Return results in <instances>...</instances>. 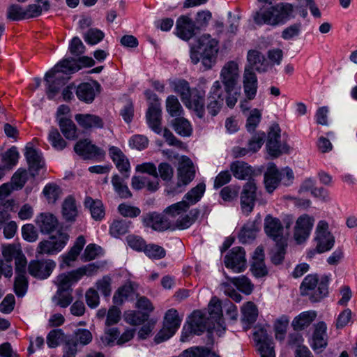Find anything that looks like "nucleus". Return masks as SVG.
Returning <instances> with one entry per match:
<instances>
[{
    "instance_id": "f257e3e1",
    "label": "nucleus",
    "mask_w": 357,
    "mask_h": 357,
    "mask_svg": "<svg viewBox=\"0 0 357 357\" xmlns=\"http://www.w3.org/2000/svg\"><path fill=\"white\" fill-rule=\"evenodd\" d=\"M294 6L289 3H279L266 9H260L254 15L256 24L275 26L294 17Z\"/></svg>"
},
{
    "instance_id": "f03ea898",
    "label": "nucleus",
    "mask_w": 357,
    "mask_h": 357,
    "mask_svg": "<svg viewBox=\"0 0 357 357\" xmlns=\"http://www.w3.org/2000/svg\"><path fill=\"white\" fill-rule=\"evenodd\" d=\"M195 176V167L192 160L187 156H182L176 170V183H169L167 185L166 192L169 195H175L183 191Z\"/></svg>"
},
{
    "instance_id": "7ed1b4c3",
    "label": "nucleus",
    "mask_w": 357,
    "mask_h": 357,
    "mask_svg": "<svg viewBox=\"0 0 357 357\" xmlns=\"http://www.w3.org/2000/svg\"><path fill=\"white\" fill-rule=\"evenodd\" d=\"M218 43L209 34H203L198 38L197 49L201 53L204 70L211 68L215 63L218 52Z\"/></svg>"
},
{
    "instance_id": "20e7f679",
    "label": "nucleus",
    "mask_w": 357,
    "mask_h": 357,
    "mask_svg": "<svg viewBox=\"0 0 357 357\" xmlns=\"http://www.w3.org/2000/svg\"><path fill=\"white\" fill-rule=\"evenodd\" d=\"M301 290L302 294L308 296L312 302H317L327 295V282L323 280L319 282L316 275H309L303 280Z\"/></svg>"
},
{
    "instance_id": "39448f33",
    "label": "nucleus",
    "mask_w": 357,
    "mask_h": 357,
    "mask_svg": "<svg viewBox=\"0 0 357 357\" xmlns=\"http://www.w3.org/2000/svg\"><path fill=\"white\" fill-rule=\"evenodd\" d=\"M69 238L67 233L59 230L47 240L40 241L37 247L36 253L38 255H54L66 246Z\"/></svg>"
},
{
    "instance_id": "423d86ee",
    "label": "nucleus",
    "mask_w": 357,
    "mask_h": 357,
    "mask_svg": "<svg viewBox=\"0 0 357 357\" xmlns=\"http://www.w3.org/2000/svg\"><path fill=\"white\" fill-rule=\"evenodd\" d=\"M328 223L325 220L318 222L316 230L314 242L316 243V252L323 253L330 250L334 245L335 238L329 231Z\"/></svg>"
},
{
    "instance_id": "0eeeda50",
    "label": "nucleus",
    "mask_w": 357,
    "mask_h": 357,
    "mask_svg": "<svg viewBox=\"0 0 357 357\" xmlns=\"http://www.w3.org/2000/svg\"><path fill=\"white\" fill-rule=\"evenodd\" d=\"M181 319L178 317L177 310H169L165 316L162 329L155 336V342L160 343L170 338L179 328Z\"/></svg>"
},
{
    "instance_id": "6e6552de",
    "label": "nucleus",
    "mask_w": 357,
    "mask_h": 357,
    "mask_svg": "<svg viewBox=\"0 0 357 357\" xmlns=\"http://www.w3.org/2000/svg\"><path fill=\"white\" fill-rule=\"evenodd\" d=\"M314 223V218L303 214L296 220L294 227L293 238L297 244L304 243L310 236Z\"/></svg>"
},
{
    "instance_id": "1a4fd4ad",
    "label": "nucleus",
    "mask_w": 357,
    "mask_h": 357,
    "mask_svg": "<svg viewBox=\"0 0 357 357\" xmlns=\"http://www.w3.org/2000/svg\"><path fill=\"white\" fill-rule=\"evenodd\" d=\"M239 66L237 62H227L221 69L220 77L225 91L234 90L239 79Z\"/></svg>"
},
{
    "instance_id": "9d476101",
    "label": "nucleus",
    "mask_w": 357,
    "mask_h": 357,
    "mask_svg": "<svg viewBox=\"0 0 357 357\" xmlns=\"http://www.w3.org/2000/svg\"><path fill=\"white\" fill-rule=\"evenodd\" d=\"M145 94L149 99L153 98V100L155 101L149 107L146 113L147 122L150 128L154 132L159 134L162 132V128L160 126L161 109L160 103L158 102L156 95L153 93L151 91H146Z\"/></svg>"
},
{
    "instance_id": "9b49d317",
    "label": "nucleus",
    "mask_w": 357,
    "mask_h": 357,
    "mask_svg": "<svg viewBox=\"0 0 357 357\" xmlns=\"http://www.w3.org/2000/svg\"><path fill=\"white\" fill-rule=\"evenodd\" d=\"M56 267V263L52 259L31 260L28 266L29 273L38 279L47 278Z\"/></svg>"
},
{
    "instance_id": "f8f14e48",
    "label": "nucleus",
    "mask_w": 357,
    "mask_h": 357,
    "mask_svg": "<svg viewBox=\"0 0 357 357\" xmlns=\"http://www.w3.org/2000/svg\"><path fill=\"white\" fill-rule=\"evenodd\" d=\"M280 132L279 126L273 125L268 133L266 148L268 153L273 157H278L288 150L287 145L281 142Z\"/></svg>"
},
{
    "instance_id": "ddd939ff",
    "label": "nucleus",
    "mask_w": 357,
    "mask_h": 357,
    "mask_svg": "<svg viewBox=\"0 0 357 357\" xmlns=\"http://www.w3.org/2000/svg\"><path fill=\"white\" fill-rule=\"evenodd\" d=\"M142 222L145 227L157 231H172V222L164 213H149L143 216Z\"/></svg>"
},
{
    "instance_id": "4468645a",
    "label": "nucleus",
    "mask_w": 357,
    "mask_h": 357,
    "mask_svg": "<svg viewBox=\"0 0 357 357\" xmlns=\"http://www.w3.org/2000/svg\"><path fill=\"white\" fill-rule=\"evenodd\" d=\"M257 185L254 179H250L244 185L241 193V206L244 213H251L255 204Z\"/></svg>"
},
{
    "instance_id": "2eb2a0df",
    "label": "nucleus",
    "mask_w": 357,
    "mask_h": 357,
    "mask_svg": "<svg viewBox=\"0 0 357 357\" xmlns=\"http://www.w3.org/2000/svg\"><path fill=\"white\" fill-rule=\"evenodd\" d=\"M225 264L236 273H241L246 268L245 252L241 247L233 248L225 257Z\"/></svg>"
},
{
    "instance_id": "dca6fc26",
    "label": "nucleus",
    "mask_w": 357,
    "mask_h": 357,
    "mask_svg": "<svg viewBox=\"0 0 357 357\" xmlns=\"http://www.w3.org/2000/svg\"><path fill=\"white\" fill-rule=\"evenodd\" d=\"M208 312L209 314L208 319L213 324L214 330L224 331L225 324L222 318V303L216 296L213 297L210 301L208 305Z\"/></svg>"
},
{
    "instance_id": "f3484780",
    "label": "nucleus",
    "mask_w": 357,
    "mask_h": 357,
    "mask_svg": "<svg viewBox=\"0 0 357 357\" xmlns=\"http://www.w3.org/2000/svg\"><path fill=\"white\" fill-rule=\"evenodd\" d=\"M225 100V92L219 81H215L210 91L208 103L207 105L208 112L215 116L222 107Z\"/></svg>"
},
{
    "instance_id": "a211bd4d",
    "label": "nucleus",
    "mask_w": 357,
    "mask_h": 357,
    "mask_svg": "<svg viewBox=\"0 0 357 357\" xmlns=\"http://www.w3.org/2000/svg\"><path fill=\"white\" fill-rule=\"evenodd\" d=\"M74 150L77 155L85 160L105 155V151L102 149L92 144L91 141L86 139L78 141L74 146Z\"/></svg>"
},
{
    "instance_id": "6ab92c4d",
    "label": "nucleus",
    "mask_w": 357,
    "mask_h": 357,
    "mask_svg": "<svg viewBox=\"0 0 357 357\" xmlns=\"http://www.w3.org/2000/svg\"><path fill=\"white\" fill-rule=\"evenodd\" d=\"M189 328L190 333L199 335L205 330H214L212 327L208 318L205 317V314L199 310H196L192 312L189 320Z\"/></svg>"
},
{
    "instance_id": "aec40b11",
    "label": "nucleus",
    "mask_w": 357,
    "mask_h": 357,
    "mask_svg": "<svg viewBox=\"0 0 357 357\" xmlns=\"http://www.w3.org/2000/svg\"><path fill=\"white\" fill-rule=\"evenodd\" d=\"M197 26L195 22L188 16H180L176 22V35L183 40H188L195 34Z\"/></svg>"
},
{
    "instance_id": "412c9836",
    "label": "nucleus",
    "mask_w": 357,
    "mask_h": 357,
    "mask_svg": "<svg viewBox=\"0 0 357 357\" xmlns=\"http://www.w3.org/2000/svg\"><path fill=\"white\" fill-rule=\"evenodd\" d=\"M100 85L98 82L91 83L80 84L76 91V94L79 100L86 103H91L93 101L96 96L100 93Z\"/></svg>"
},
{
    "instance_id": "4be33fe9",
    "label": "nucleus",
    "mask_w": 357,
    "mask_h": 357,
    "mask_svg": "<svg viewBox=\"0 0 357 357\" xmlns=\"http://www.w3.org/2000/svg\"><path fill=\"white\" fill-rule=\"evenodd\" d=\"M81 69V66L77 61L74 59H63L56 64L51 70L46 73V79L49 82V78L62 74L74 73Z\"/></svg>"
},
{
    "instance_id": "5701e85b",
    "label": "nucleus",
    "mask_w": 357,
    "mask_h": 357,
    "mask_svg": "<svg viewBox=\"0 0 357 357\" xmlns=\"http://www.w3.org/2000/svg\"><path fill=\"white\" fill-rule=\"evenodd\" d=\"M109 155L119 171L121 174H125V177L128 178L130 165L123 152L119 147L112 146L109 148Z\"/></svg>"
},
{
    "instance_id": "b1692460",
    "label": "nucleus",
    "mask_w": 357,
    "mask_h": 357,
    "mask_svg": "<svg viewBox=\"0 0 357 357\" xmlns=\"http://www.w3.org/2000/svg\"><path fill=\"white\" fill-rule=\"evenodd\" d=\"M264 231L268 236L276 242L282 238L283 227L278 218L268 215L264 220Z\"/></svg>"
},
{
    "instance_id": "393cba45",
    "label": "nucleus",
    "mask_w": 357,
    "mask_h": 357,
    "mask_svg": "<svg viewBox=\"0 0 357 357\" xmlns=\"http://www.w3.org/2000/svg\"><path fill=\"white\" fill-rule=\"evenodd\" d=\"M75 120L81 128L86 130L104 127L102 119L92 114H77L75 115Z\"/></svg>"
},
{
    "instance_id": "a878e982",
    "label": "nucleus",
    "mask_w": 357,
    "mask_h": 357,
    "mask_svg": "<svg viewBox=\"0 0 357 357\" xmlns=\"http://www.w3.org/2000/svg\"><path fill=\"white\" fill-rule=\"evenodd\" d=\"M243 84L244 93L248 100L254 99L257 90V78L252 69L245 68Z\"/></svg>"
},
{
    "instance_id": "bb28decb",
    "label": "nucleus",
    "mask_w": 357,
    "mask_h": 357,
    "mask_svg": "<svg viewBox=\"0 0 357 357\" xmlns=\"http://www.w3.org/2000/svg\"><path fill=\"white\" fill-rule=\"evenodd\" d=\"M326 330V324L323 321H320L314 325L312 343L311 344L314 350H321L327 346Z\"/></svg>"
},
{
    "instance_id": "cd10ccee",
    "label": "nucleus",
    "mask_w": 357,
    "mask_h": 357,
    "mask_svg": "<svg viewBox=\"0 0 357 357\" xmlns=\"http://www.w3.org/2000/svg\"><path fill=\"white\" fill-rule=\"evenodd\" d=\"M247 60L250 65V66L247 68H250L252 70L255 69L261 73L266 72L268 69V63L266 61L262 53L257 50H252L248 51Z\"/></svg>"
},
{
    "instance_id": "c85d7f7f",
    "label": "nucleus",
    "mask_w": 357,
    "mask_h": 357,
    "mask_svg": "<svg viewBox=\"0 0 357 357\" xmlns=\"http://www.w3.org/2000/svg\"><path fill=\"white\" fill-rule=\"evenodd\" d=\"M36 223L42 233L49 234L56 227L58 221L52 213H41L36 217Z\"/></svg>"
},
{
    "instance_id": "c756f323",
    "label": "nucleus",
    "mask_w": 357,
    "mask_h": 357,
    "mask_svg": "<svg viewBox=\"0 0 357 357\" xmlns=\"http://www.w3.org/2000/svg\"><path fill=\"white\" fill-rule=\"evenodd\" d=\"M280 172L276 165L271 163L268 165L267 171L264 174V184L268 192H273L281 181Z\"/></svg>"
},
{
    "instance_id": "7c9ffc66",
    "label": "nucleus",
    "mask_w": 357,
    "mask_h": 357,
    "mask_svg": "<svg viewBox=\"0 0 357 357\" xmlns=\"http://www.w3.org/2000/svg\"><path fill=\"white\" fill-rule=\"evenodd\" d=\"M317 315V312L314 310H309L300 313L292 321L291 326L294 330L300 331L307 328L316 319Z\"/></svg>"
},
{
    "instance_id": "2f4dec72",
    "label": "nucleus",
    "mask_w": 357,
    "mask_h": 357,
    "mask_svg": "<svg viewBox=\"0 0 357 357\" xmlns=\"http://www.w3.org/2000/svg\"><path fill=\"white\" fill-rule=\"evenodd\" d=\"M84 206L89 208L91 215L94 220L100 221L104 218L105 215V207L100 200L86 197L84 201Z\"/></svg>"
},
{
    "instance_id": "473e14b6",
    "label": "nucleus",
    "mask_w": 357,
    "mask_h": 357,
    "mask_svg": "<svg viewBox=\"0 0 357 357\" xmlns=\"http://www.w3.org/2000/svg\"><path fill=\"white\" fill-rule=\"evenodd\" d=\"M230 170L234 176L240 180H245L250 178L252 174L253 170L251 166L243 161H234L230 165Z\"/></svg>"
},
{
    "instance_id": "72a5a7b5",
    "label": "nucleus",
    "mask_w": 357,
    "mask_h": 357,
    "mask_svg": "<svg viewBox=\"0 0 357 357\" xmlns=\"http://www.w3.org/2000/svg\"><path fill=\"white\" fill-rule=\"evenodd\" d=\"M183 103L187 107L193 109L199 118H202L204 116V96L201 95L197 90H195L192 93V96H190Z\"/></svg>"
},
{
    "instance_id": "f704fd0d",
    "label": "nucleus",
    "mask_w": 357,
    "mask_h": 357,
    "mask_svg": "<svg viewBox=\"0 0 357 357\" xmlns=\"http://www.w3.org/2000/svg\"><path fill=\"white\" fill-rule=\"evenodd\" d=\"M169 84L174 91L178 93L183 102L192 96L195 89H191L189 83L183 79H176L169 81Z\"/></svg>"
},
{
    "instance_id": "c9c22d12",
    "label": "nucleus",
    "mask_w": 357,
    "mask_h": 357,
    "mask_svg": "<svg viewBox=\"0 0 357 357\" xmlns=\"http://www.w3.org/2000/svg\"><path fill=\"white\" fill-rule=\"evenodd\" d=\"M242 313V321L248 324L245 330L250 328V326L254 324L258 317V309L257 305L251 302H247L243 305L241 309Z\"/></svg>"
},
{
    "instance_id": "e433bc0d",
    "label": "nucleus",
    "mask_w": 357,
    "mask_h": 357,
    "mask_svg": "<svg viewBox=\"0 0 357 357\" xmlns=\"http://www.w3.org/2000/svg\"><path fill=\"white\" fill-rule=\"evenodd\" d=\"M199 211L192 209L184 216L178 218L175 222H172V231L176 229L183 230L190 227L198 218Z\"/></svg>"
},
{
    "instance_id": "4c0bfd02",
    "label": "nucleus",
    "mask_w": 357,
    "mask_h": 357,
    "mask_svg": "<svg viewBox=\"0 0 357 357\" xmlns=\"http://www.w3.org/2000/svg\"><path fill=\"white\" fill-rule=\"evenodd\" d=\"M78 215V209L75 198L67 197L62 204V215L66 221H75Z\"/></svg>"
},
{
    "instance_id": "58836bf2",
    "label": "nucleus",
    "mask_w": 357,
    "mask_h": 357,
    "mask_svg": "<svg viewBox=\"0 0 357 357\" xmlns=\"http://www.w3.org/2000/svg\"><path fill=\"white\" fill-rule=\"evenodd\" d=\"M59 126L66 139L75 140L77 138V128L71 119L66 117L60 118L59 119Z\"/></svg>"
},
{
    "instance_id": "ea45409f",
    "label": "nucleus",
    "mask_w": 357,
    "mask_h": 357,
    "mask_svg": "<svg viewBox=\"0 0 357 357\" xmlns=\"http://www.w3.org/2000/svg\"><path fill=\"white\" fill-rule=\"evenodd\" d=\"M86 241L83 236H79L67 254L62 255L63 262L67 266H70V263L75 261L83 249Z\"/></svg>"
},
{
    "instance_id": "a19ab883",
    "label": "nucleus",
    "mask_w": 357,
    "mask_h": 357,
    "mask_svg": "<svg viewBox=\"0 0 357 357\" xmlns=\"http://www.w3.org/2000/svg\"><path fill=\"white\" fill-rule=\"evenodd\" d=\"M172 125L175 132L181 136L189 137L192 132L190 123L185 118H175L172 120Z\"/></svg>"
},
{
    "instance_id": "79ce46f5",
    "label": "nucleus",
    "mask_w": 357,
    "mask_h": 357,
    "mask_svg": "<svg viewBox=\"0 0 357 357\" xmlns=\"http://www.w3.org/2000/svg\"><path fill=\"white\" fill-rule=\"evenodd\" d=\"M47 83V95L48 98H54L59 93L61 87L65 84L63 75H56L54 77L49 78V82L45 79Z\"/></svg>"
},
{
    "instance_id": "37998d69",
    "label": "nucleus",
    "mask_w": 357,
    "mask_h": 357,
    "mask_svg": "<svg viewBox=\"0 0 357 357\" xmlns=\"http://www.w3.org/2000/svg\"><path fill=\"white\" fill-rule=\"evenodd\" d=\"M189 208V204L186 201L182 200L169 206L163 211V213L165 215L174 218L181 216L188 211Z\"/></svg>"
},
{
    "instance_id": "c03bdc74",
    "label": "nucleus",
    "mask_w": 357,
    "mask_h": 357,
    "mask_svg": "<svg viewBox=\"0 0 357 357\" xmlns=\"http://www.w3.org/2000/svg\"><path fill=\"white\" fill-rule=\"evenodd\" d=\"M206 185L204 183H200L185 195L184 200L189 204V207L199 201L204 195Z\"/></svg>"
},
{
    "instance_id": "a18cd8bd",
    "label": "nucleus",
    "mask_w": 357,
    "mask_h": 357,
    "mask_svg": "<svg viewBox=\"0 0 357 357\" xmlns=\"http://www.w3.org/2000/svg\"><path fill=\"white\" fill-rule=\"evenodd\" d=\"M112 183L114 187V191L118 195L123 199L130 198L132 196L128 187L126 184L123 178L119 175L115 174L112 178Z\"/></svg>"
},
{
    "instance_id": "49530a36",
    "label": "nucleus",
    "mask_w": 357,
    "mask_h": 357,
    "mask_svg": "<svg viewBox=\"0 0 357 357\" xmlns=\"http://www.w3.org/2000/svg\"><path fill=\"white\" fill-rule=\"evenodd\" d=\"M25 155L31 169L38 170L43 167L44 161L42 155L36 149L27 148Z\"/></svg>"
},
{
    "instance_id": "de8ad7c7",
    "label": "nucleus",
    "mask_w": 357,
    "mask_h": 357,
    "mask_svg": "<svg viewBox=\"0 0 357 357\" xmlns=\"http://www.w3.org/2000/svg\"><path fill=\"white\" fill-rule=\"evenodd\" d=\"M227 278L240 291L245 294H250L252 293L253 290V284L245 276L242 275L238 278H229L227 276Z\"/></svg>"
},
{
    "instance_id": "09e8293b",
    "label": "nucleus",
    "mask_w": 357,
    "mask_h": 357,
    "mask_svg": "<svg viewBox=\"0 0 357 357\" xmlns=\"http://www.w3.org/2000/svg\"><path fill=\"white\" fill-rule=\"evenodd\" d=\"M289 323V319L286 315H282L274 324L275 336L280 341L284 339L287 333V328Z\"/></svg>"
},
{
    "instance_id": "8fccbe9b",
    "label": "nucleus",
    "mask_w": 357,
    "mask_h": 357,
    "mask_svg": "<svg viewBox=\"0 0 357 357\" xmlns=\"http://www.w3.org/2000/svg\"><path fill=\"white\" fill-rule=\"evenodd\" d=\"M130 222L125 220H115L109 227V233L114 237L123 235L128 231Z\"/></svg>"
},
{
    "instance_id": "3c124183",
    "label": "nucleus",
    "mask_w": 357,
    "mask_h": 357,
    "mask_svg": "<svg viewBox=\"0 0 357 357\" xmlns=\"http://www.w3.org/2000/svg\"><path fill=\"white\" fill-rule=\"evenodd\" d=\"M48 140L52 147L57 151H61L66 148L67 143L63 139L56 128H52L48 134Z\"/></svg>"
},
{
    "instance_id": "603ef678",
    "label": "nucleus",
    "mask_w": 357,
    "mask_h": 357,
    "mask_svg": "<svg viewBox=\"0 0 357 357\" xmlns=\"http://www.w3.org/2000/svg\"><path fill=\"white\" fill-rule=\"evenodd\" d=\"M19 159V152L15 146L11 147L2 154V163L6 168L10 169L16 165Z\"/></svg>"
},
{
    "instance_id": "864d4df0",
    "label": "nucleus",
    "mask_w": 357,
    "mask_h": 357,
    "mask_svg": "<svg viewBox=\"0 0 357 357\" xmlns=\"http://www.w3.org/2000/svg\"><path fill=\"white\" fill-rule=\"evenodd\" d=\"M149 314L147 313L129 311L125 313V321L132 326H138L143 324L148 319Z\"/></svg>"
},
{
    "instance_id": "5fc2aeb1",
    "label": "nucleus",
    "mask_w": 357,
    "mask_h": 357,
    "mask_svg": "<svg viewBox=\"0 0 357 357\" xmlns=\"http://www.w3.org/2000/svg\"><path fill=\"white\" fill-rule=\"evenodd\" d=\"M166 108L172 116H179L183 113V108L178 98L174 96H169L166 100Z\"/></svg>"
},
{
    "instance_id": "6e6d98bb",
    "label": "nucleus",
    "mask_w": 357,
    "mask_h": 357,
    "mask_svg": "<svg viewBox=\"0 0 357 357\" xmlns=\"http://www.w3.org/2000/svg\"><path fill=\"white\" fill-rule=\"evenodd\" d=\"M1 252L6 262L12 261L13 259H15L22 254L19 246L15 244L3 245Z\"/></svg>"
},
{
    "instance_id": "4d7b16f0",
    "label": "nucleus",
    "mask_w": 357,
    "mask_h": 357,
    "mask_svg": "<svg viewBox=\"0 0 357 357\" xmlns=\"http://www.w3.org/2000/svg\"><path fill=\"white\" fill-rule=\"evenodd\" d=\"M133 292V289L130 284H126L119 288L113 296V302L116 305H122L123 303Z\"/></svg>"
},
{
    "instance_id": "13d9d810",
    "label": "nucleus",
    "mask_w": 357,
    "mask_h": 357,
    "mask_svg": "<svg viewBox=\"0 0 357 357\" xmlns=\"http://www.w3.org/2000/svg\"><path fill=\"white\" fill-rule=\"evenodd\" d=\"M78 280L79 278L76 271L61 274L56 278L59 289H65L70 285L71 282H75Z\"/></svg>"
},
{
    "instance_id": "bf43d9fd",
    "label": "nucleus",
    "mask_w": 357,
    "mask_h": 357,
    "mask_svg": "<svg viewBox=\"0 0 357 357\" xmlns=\"http://www.w3.org/2000/svg\"><path fill=\"white\" fill-rule=\"evenodd\" d=\"M43 194L49 203L54 204L60 197L61 190L57 185L50 183L45 187Z\"/></svg>"
},
{
    "instance_id": "052dcab7",
    "label": "nucleus",
    "mask_w": 357,
    "mask_h": 357,
    "mask_svg": "<svg viewBox=\"0 0 357 357\" xmlns=\"http://www.w3.org/2000/svg\"><path fill=\"white\" fill-rule=\"evenodd\" d=\"M96 287V290L100 291L104 296H109L112 293V278L109 275L103 276L97 280Z\"/></svg>"
},
{
    "instance_id": "680f3d73",
    "label": "nucleus",
    "mask_w": 357,
    "mask_h": 357,
    "mask_svg": "<svg viewBox=\"0 0 357 357\" xmlns=\"http://www.w3.org/2000/svg\"><path fill=\"white\" fill-rule=\"evenodd\" d=\"M144 252L147 257L153 259H162L166 255V252L162 247L155 244L146 245Z\"/></svg>"
},
{
    "instance_id": "e2e57ef3",
    "label": "nucleus",
    "mask_w": 357,
    "mask_h": 357,
    "mask_svg": "<svg viewBox=\"0 0 357 357\" xmlns=\"http://www.w3.org/2000/svg\"><path fill=\"white\" fill-rule=\"evenodd\" d=\"M104 36L105 34L102 31L91 28L84 33V39L89 45H96L100 42Z\"/></svg>"
},
{
    "instance_id": "0e129e2a",
    "label": "nucleus",
    "mask_w": 357,
    "mask_h": 357,
    "mask_svg": "<svg viewBox=\"0 0 357 357\" xmlns=\"http://www.w3.org/2000/svg\"><path fill=\"white\" fill-rule=\"evenodd\" d=\"M119 213L123 217L134 218L139 216L141 210L136 206L123 203L118 206Z\"/></svg>"
},
{
    "instance_id": "69168bd1",
    "label": "nucleus",
    "mask_w": 357,
    "mask_h": 357,
    "mask_svg": "<svg viewBox=\"0 0 357 357\" xmlns=\"http://www.w3.org/2000/svg\"><path fill=\"white\" fill-rule=\"evenodd\" d=\"M28 281L25 275H17L14 283L15 293L17 296H23L27 289Z\"/></svg>"
},
{
    "instance_id": "338daca9",
    "label": "nucleus",
    "mask_w": 357,
    "mask_h": 357,
    "mask_svg": "<svg viewBox=\"0 0 357 357\" xmlns=\"http://www.w3.org/2000/svg\"><path fill=\"white\" fill-rule=\"evenodd\" d=\"M7 17L13 21L26 19L24 9L19 5H12L8 8Z\"/></svg>"
},
{
    "instance_id": "774afa93",
    "label": "nucleus",
    "mask_w": 357,
    "mask_h": 357,
    "mask_svg": "<svg viewBox=\"0 0 357 357\" xmlns=\"http://www.w3.org/2000/svg\"><path fill=\"white\" fill-rule=\"evenodd\" d=\"M208 349L203 347H192L185 349L181 354V357H205Z\"/></svg>"
}]
</instances>
